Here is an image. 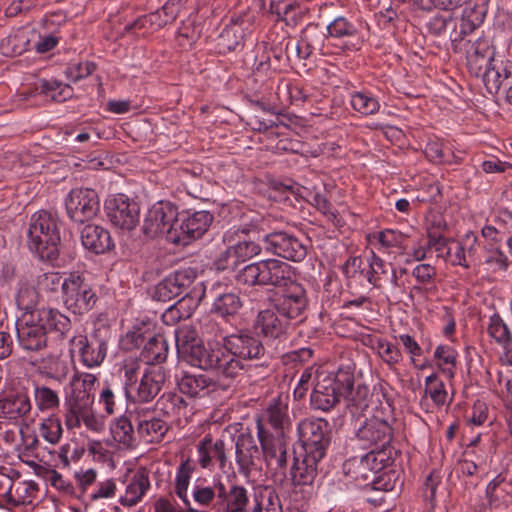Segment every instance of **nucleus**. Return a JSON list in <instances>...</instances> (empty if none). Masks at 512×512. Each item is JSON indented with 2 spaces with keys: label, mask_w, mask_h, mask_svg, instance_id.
Listing matches in <instances>:
<instances>
[{
  "label": "nucleus",
  "mask_w": 512,
  "mask_h": 512,
  "mask_svg": "<svg viewBox=\"0 0 512 512\" xmlns=\"http://www.w3.org/2000/svg\"><path fill=\"white\" fill-rule=\"evenodd\" d=\"M176 347L186 362L202 370H214L226 378H235L245 365L229 356L222 347H206L186 330H175Z\"/></svg>",
  "instance_id": "obj_1"
},
{
  "label": "nucleus",
  "mask_w": 512,
  "mask_h": 512,
  "mask_svg": "<svg viewBox=\"0 0 512 512\" xmlns=\"http://www.w3.org/2000/svg\"><path fill=\"white\" fill-rule=\"evenodd\" d=\"M96 377L91 373H75L66 392V427L78 428L83 423L94 432L103 430V421L92 409Z\"/></svg>",
  "instance_id": "obj_2"
},
{
  "label": "nucleus",
  "mask_w": 512,
  "mask_h": 512,
  "mask_svg": "<svg viewBox=\"0 0 512 512\" xmlns=\"http://www.w3.org/2000/svg\"><path fill=\"white\" fill-rule=\"evenodd\" d=\"M253 231L254 228L251 225L242 224L232 226L223 233L222 242L225 249L214 261L216 270H235L240 264L261 253V245L250 237Z\"/></svg>",
  "instance_id": "obj_3"
},
{
  "label": "nucleus",
  "mask_w": 512,
  "mask_h": 512,
  "mask_svg": "<svg viewBox=\"0 0 512 512\" xmlns=\"http://www.w3.org/2000/svg\"><path fill=\"white\" fill-rule=\"evenodd\" d=\"M390 420H392L391 415L381 416L378 413L362 420L357 419L350 444L353 448L391 452V458L395 459L397 450L391 446L394 430Z\"/></svg>",
  "instance_id": "obj_4"
},
{
  "label": "nucleus",
  "mask_w": 512,
  "mask_h": 512,
  "mask_svg": "<svg viewBox=\"0 0 512 512\" xmlns=\"http://www.w3.org/2000/svg\"><path fill=\"white\" fill-rule=\"evenodd\" d=\"M354 370V365L347 364L332 373H319L311 394V406L322 411L332 409L354 384Z\"/></svg>",
  "instance_id": "obj_5"
},
{
  "label": "nucleus",
  "mask_w": 512,
  "mask_h": 512,
  "mask_svg": "<svg viewBox=\"0 0 512 512\" xmlns=\"http://www.w3.org/2000/svg\"><path fill=\"white\" fill-rule=\"evenodd\" d=\"M292 277V267L274 258L247 264L235 275L239 284L248 287H284L293 280Z\"/></svg>",
  "instance_id": "obj_6"
},
{
  "label": "nucleus",
  "mask_w": 512,
  "mask_h": 512,
  "mask_svg": "<svg viewBox=\"0 0 512 512\" xmlns=\"http://www.w3.org/2000/svg\"><path fill=\"white\" fill-rule=\"evenodd\" d=\"M60 232L56 217L47 211H39L32 215L28 230L30 250L41 258L53 261L60 252Z\"/></svg>",
  "instance_id": "obj_7"
},
{
  "label": "nucleus",
  "mask_w": 512,
  "mask_h": 512,
  "mask_svg": "<svg viewBox=\"0 0 512 512\" xmlns=\"http://www.w3.org/2000/svg\"><path fill=\"white\" fill-rule=\"evenodd\" d=\"M394 460L391 452L368 451L360 457L353 456L345 460L342 470L346 477L358 485L367 486L375 475L389 468Z\"/></svg>",
  "instance_id": "obj_8"
},
{
  "label": "nucleus",
  "mask_w": 512,
  "mask_h": 512,
  "mask_svg": "<svg viewBox=\"0 0 512 512\" xmlns=\"http://www.w3.org/2000/svg\"><path fill=\"white\" fill-rule=\"evenodd\" d=\"M127 381L123 388L127 399L139 403L152 401L161 391L165 381V373L161 366H148L145 368L138 384L132 385L134 369H126Z\"/></svg>",
  "instance_id": "obj_9"
},
{
  "label": "nucleus",
  "mask_w": 512,
  "mask_h": 512,
  "mask_svg": "<svg viewBox=\"0 0 512 512\" xmlns=\"http://www.w3.org/2000/svg\"><path fill=\"white\" fill-rule=\"evenodd\" d=\"M177 221V207L169 201H159L145 215L142 231L149 238L165 236L171 242V233L177 232Z\"/></svg>",
  "instance_id": "obj_10"
},
{
  "label": "nucleus",
  "mask_w": 512,
  "mask_h": 512,
  "mask_svg": "<svg viewBox=\"0 0 512 512\" xmlns=\"http://www.w3.org/2000/svg\"><path fill=\"white\" fill-rule=\"evenodd\" d=\"M213 220V214L207 210L189 209L178 212L177 232L171 233V243L185 246L201 238L208 231Z\"/></svg>",
  "instance_id": "obj_11"
},
{
  "label": "nucleus",
  "mask_w": 512,
  "mask_h": 512,
  "mask_svg": "<svg viewBox=\"0 0 512 512\" xmlns=\"http://www.w3.org/2000/svg\"><path fill=\"white\" fill-rule=\"evenodd\" d=\"M98 297L84 271H74L66 278V309L84 314L96 304Z\"/></svg>",
  "instance_id": "obj_12"
},
{
  "label": "nucleus",
  "mask_w": 512,
  "mask_h": 512,
  "mask_svg": "<svg viewBox=\"0 0 512 512\" xmlns=\"http://www.w3.org/2000/svg\"><path fill=\"white\" fill-rule=\"evenodd\" d=\"M266 252L293 262H301L308 251V240L287 231H273L263 239Z\"/></svg>",
  "instance_id": "obj_13"
},
{
  "label": "nucleus",
  "mask_w": 512,
  "mask_h": 512,
  "mask_svg": "<svg viewBox=\"0 0 512 512\" xmlns=\"http://www.w3.org/2000/svg\"><path fill=\"white\" fill-rule=\"evenodd\" d=\"M301 450L324 457L331 441V428L323 418H306L299 422Z\"/></svg>",
  "instance_id": "obj_14"
},
{
  "label": "nucleus",
  "mask_w": 512,
  "mask_h": 512,
  "mask_svg": "<svg viewBox=\"0 0 512 512\" xmlns=\"http://www.w3.org/2000/svg\"><path fill=\"white\" fill-rule=\"evenodd\" d=\"M223 348L229 356L240 360H261L266 355L262 341L249 329H240L222 339Z\"/></svg>",
  "instance_id": "obj_15"
},
{
  "label": "nucleus",
  "mask_w": 512,
  "mask_h": 512,
  "mask_svg": "<svg viewBox=\"0 0 512 512\" xmlns=\"http://www.w3.org/2000/svg\"><path fill=\"white\" fill-rule=\"evenodd\" d=\"M284 287L283 292L274 300V309L289 323L291 320L302 319L308 307L305 288L293 280Z\"/></svg>",
  "instance_id": "obj_16"
},
{
  "label": "nucleus",
  "mask_w": 512,
  "mask_h": 512,
  "mask_svg": "<svg viewBox=\"0 0 512 512\" xmlns=\"http://www.w3.org/2000/svg\"><path fill=\"white\" fill-rule=\"evenodd\" d=\"M105 212L111 224L121 229L132 230L139 222V205L124 194L110 196Z\"/></svg>",
  "instance_id": "obj_17"
},
{
  "label": "nucleus",
  "mask_w": 512,
  "mask_h": 512,
  "mask_svg": "<svg viewBox=\"0 0 512 512\" xmlns=\"http://www.w3.org/2000/svg\"><path fill=\"white\" fill-rule=\"evenodd\" d=\"M325 35L317 29V26H308L299 41H293L290 37H284L280 45L284 47L287 62L306 60L316 50H322Z\"/></svg>",
  "instance_id": "obj_18"
},
{
  "label": "nucleus",
  "mask_w": 512,
  "mask_h": 512,
  "mask_svg": "<svg viewBox=\"0 0 512 512\" xmlns=\"http://www.w3.org/2000/svg\"><path fill=\"white\" fill-rule=\"evenodd\" d=\"M290 425L288 405L280 398L273 399L262 417L257 420L258 439H260V428H263L267 436L287 438L286 434L290 430Z\"/></svg>",
  "instance_id": "obj_19"
},
{
  "label": "nucleus",
  "mask_w": 512,
  "mask_h": 512,
  "mask_svg": "<svg viewBox=\"0 0 512 512\" xmlns=\"http://www.w3.org/2000/svg\"><path fill=\"white\" fill-rule=\"evenodd\" d=\"M20 345L29 351L40 350L46 344V328L40 313H23L16 321Z\"/></svg>",
  "instance_id": "obj_20"
},
{
  "label": "nucleus",
  "mask_w": 512,
  "mask_h": 512,
  "mask_svg": "<svg viewBox=\"0 0 512 512\" xmlns=\"http://www.w3.org/2000/svg\"><path fill=\"white\" fill-rule=\"evenodd\" d=\"M196 278L197 272L194 268L177 270L154 287L152 298L160 302L171 301L189 289Z\"/></svg>",
  "instance_id": "obj_21"
},
{
  "label": "nucleus",
  "mask_w": 512,
  "mask_h": 512,
  "mask_svg": "<svg viewBox=\"0 0 512 512\" xmlns=\"http://www.w3.org/2000/svg\"><path fill=\"white\" fill-rule=\"evenodd\" d=\"M216 487L218 488V501L215 502L214 508L218 512H248L250 495L245 486L237 482H229L228 485H225L218 480Z\"/></svg>",
  "instance_id": "obj_22"
},
{
  "label": "nucleus",
  "mask_w": 512,
  "mask_h": 512,
  "mask_svg": "<svg viewBox=\"0 0 512 512\" xmlns=\"http://www.w3.org/2000/svg\"><path fill=\"white\" fill-rule=\"evenodd\" d=\"M232 446L227 447L222 439L213 440L206 435L197 445L198 463L201 468L213 471L217 465L221 471H226L228 465V452Z\"/></svg>",
  "instance_id": "obj_23"
},
{
  "label": "nucleus",
  "mask_w": 512,
  "mask_h": 512,
  "mask_svg": "<svg viewBox=\"0 0 512 512\" xmlns=\"http://www.w3.org/2000/svg\"><path fill=\"white\" fill-rule=\"evenodd\" d=\"M98 201L90 189H74L66 198V213L72 221L83 224L96 215Z\"/></svg>",
  "instance_id": "obj_24"
},
{
  "label": "nucleus",
  "mask_w": 512,
  "mask_h": 512,
  "mask_svg": "<svg viewBox=\"0 0 512 512\" xmlns=\"http://www.w3.org/2000/svg\"><path fill=\"white\" fill-rule=\"evenodd\" d=\"M322 456L301 450L294 452L289 479L294 486H311L318 474V464Z\"/></svg>",
  "instance_id": "obj_25"
},
{
  "label": "nucleus",
  "mask_w": 512,
  "mask_h": 512,
  "mask_svg": "<svg viewBox=\"0 0 512 512\" xmlns=\"http://www.w3.org/2000/svg\"><path fill=\"white\" fill-rule=\"evenodd\" d=\"M259 442L267 466L285 475L288 465V438L267 436L263 428H260Z\"/></svg>",
  "instance_id": "obj_26"
},
{
  "label": "nucleus",
  "mask_w": 512,
  "mask_h": 512,
  "mask_svg": "<svg viewBox=\"0 0 512 512\" xmlns=\"http://www.w3.org/2000/svg\"><path fill=\"white\" fill-rule=\"evenodd\" d=\"M465 51L467 68L476 77H479L483 73V69L495 60L494 47L488 37H479L474 41L469 40Z\"/></svg>",
  "instance_id": "obj_27"
},
{
  "label": "nucleus",
  "mask_w": 512,
  "mask_h": 512,
  "mask_svg": "<svg viewBox=\"0 0 512 512\" xmlns=\"http://www.w3.org/2000/svg\"><path fill=\"white\" fill-rule=\"evenodd\" d=\"M134 420L137 424V434L145 443L161 442L169 430L165 420L144 409L135 410Z\"/></svg>",
  "instance_id": "obj_28"
},
{
  "label": "nucleus",
  "mask_w": 512,
  "mask_h": 512,
  "mask_svg": "<svg viewBox=\"0 0 512 512\" xmlns=\"http://www.w3.org/2000/svg\"><path fill=\"white\" fill-rule=\"evenodd\" d=\"M289 325V322L282 318L275 309L260 310L253 321L254 330L269 340L284 339Z\"/></svg>",
  "instance_id": "obj_29"
},
{
  "label": "nucleus",
  "mask_w": 512,
  "mask_h": 512,
  "mask_svg": "<svg viewBox=\"0 0 512 512\" xmlns=\"http://www.w3.org/2000/svg\"><path fill=\"white\" fill-rule=\"evenodd\" d=\"M512 266V260L498 246H485L480 269L485 277L492 281H498L505 278Z\"/></svg>",
  "instance_id": "obj_30"
},
{
  "label": "nucleus",
  "mask_w": 512,
  "mask_h": 512,
  "mask_svg": "<svg viewBox=\"0 0 512 512\" xmlns=\"http://www.w3.org/2000/svg\"><path fill=\"white\" fill-rule=\"evenodd\" d=\"M177 386L182 394L190 398H205L218 390V382L202 373L183 372L177 380Z\"/></svg>",
  "instance_id": "obj_31"
},
{
  "label": "nucleus",
  "mask_w": 512,
  "mask_h": 512,
  "mask_svg": "<svg viewBox=\"0 0 512 512\" xmlns=\"http://www.w3.org/2000/svg\"><path fill=\"white\" fill-rule=\"evenodd\" d=\"M80 239L82 246L94 254L106 253L114 247L109 231L95 224H86L80 230Z\"/></svg>",
  "instance_id": "obj_32"
},
{
  "label": "nucleus",
  "mask_w": 512,
  "mask_h": 512,
  "mask_svg": "<svg viewBox=\"0 0 512 512\" xmlns=\"http://www.w3.org/2000/svg\"><path fill=\"white\" fill-rule=\"evenodd\" d=\"M236 463L242 474H248L255 460L260 457V450L251 433H240L235 443Z\"/></svg>",
  "instance_id": "obj_33"
},
{
  "label": "nucleus",
  "mask_w": 512,
  "mask_h": 512,
  "mask_svg": "<svg viewBox=\"0 0 512 512\" xmlns=\"http://www.w3.org/2000/svg\"><path fill=\"white\" fill-rule=\"evenodd\" d=\"M479 77H482L487 91L496 94L501 86L506 87L508 79L512 77V64L495 59L483 69Z\"/></svg>",
  "instance_id": "obj_34"
},
{
  "label": "nucleus",
  "mask_w": 512,
  "mask_h": 512,
  "mask_svg": "<svg viewBox=\"0 0 512 512\" xmlns=\"http://www.w3.org/2000/svg\"><path fill=\"white\" fill-rule=\"evenodd\" d=\"M488 335L501 346L502 360L509 365L512 358V333L498 313H493L488 320L487 324Z\"/></svg>",
  "instance_id": "obj_35"
},
{
  "label": "nucleus",
  "mask_w": 512,
  "mask_h": 512,
  "mask_svg": "<svg viewBox=\"0 0 512 512\" xmlns=\"http://www.w3.org/2000/svg\"><path fill=\"white\" fill-rule=\"evenodd\" d=\"M243 305L238 292L224 291L215 295L211 311L222 319L231 321L239 315Z\"/></svg>",
  "instance_id": "obj_36"
},
{
  "label": "nucleus",
  "mask_w": 512,
  "mask_h": 512,
  "mask_svg": "<svg viewBox=\"0 0 512 512\" xmlns=\"http://www.w3.org/2000/svg\"><path fill=\"white\" fill-rule=\"evenodd\" d=\"M155 410L159 411L167 418L178 421L182 417L187 419L191 412L188 402L182 397V395L174 392L162 394L156 401Z\"/></svg>",
  "instance_id": "obj_37"
},
{
  "label": "nucleus",
  "mask_w": 512,
  "mask_h": 512,
  "mask_svg": "<svg viewBox=\"0 0 512 512\" xmlns=\"http://www.w3.org/2000/svg\"><path fill=\"white\" fill-rule=\"evenodd\" d=\"M167 354L168 344L165 337L161 334L151 335L149 333L140 353L141 360L150 366H155L156 363L164 362Z\"/></svg>",
  "instance_id": "obj_38"
},
{
  "label": "nucleus",
  "mask_w": 512,
  "mask_h": 512,
  "mask_svg": "<svg viewBox=\"0 0 512 512\" xmlns=\"http://www.w3.org/2000/svg\"><path fill=\"white\" fill-rule=\"evenodd\" d=\"M150 488L148 474L142 470L137 471L126 487L125 494L120 498V503L126 507H132L141 501L144 494Z\"/></svg>",
  "instance_id": "obj_39"
},
{
  "label": "nucleus",
  "mask_w": 512,
  "mask_h": 512,
  "mask_svg": "<svg viewBox=\"0 0 512 512\" xmlns=\"http://www.w3.org/2000/svg\"><path fill=\"white\" fill-rule=\"evenodd\" d=\"M205 292L204 282L195 280L190 288L183 293V297L176 302L178 309L182 310V316L189 318L193 314L203 300Z\"/></svg>",
  "instance_id": "obj_40"
},
{
  "label": "nucleus",
  "mask_w": 512,
  "mask_h": 512,
  "mask_svg": "<svg viewBox=\"0 0 512 512\" xmlns=\"http://www.w3.org/2000/svg\"><path fill=\"white\" fill-rule=\"evenodd\" d=\"M350 105L352 109L363 115H375L380 110V102L370 91H353L350 94Z\"/></svg>",
  "instance_id": "obj_41"
},
{
  "label": "nucleus",
  "mask_w": 512,
  "mask_h": 512,
  "mask_svg": "<svg viewBox=\"0 0 512 512\" xmlns=\"http://www.w3.org/2000/svg\"><path fill=\"white\" fill-rule=\"evenodd\" d=\"M342 398L346 399L347 407L354 415L365 411L369 407L371 394L367 385L361 383L354 388L353 384Z\"/></svg>",
  "instance_id": "obj_42"
},
{
  "label": "nucleus",
  "mask_w": 512,
  "mask_h": 512,
  "mask_svg": "<svg viewBox=\"0 0 512 512\" xmlns=\"http://www.w3.org/2000/svg\"><path fill=\"white\" fill-rule=\"evenodd\" d=\"M113 439L124 447L136 445V436L130 419L126 416L117 418L110 428Z\"/></svg>",
  "instance_id": "obj_43"
},
{
  "label": "nucleus",
  "mask_w": 512,
  "mask_h": 512,
  "mask_svg": "<svg viewBox=\"0 0 512 512\" xmlns=\"http://www.w3.org/2000/svg\"><path fill=\"white\" fill-rule=\"evenodd\" d=\"M245 29L239 21L231 22L226 25L219 35L218 45L223 51H234L245 38Z\"/></svg>",
  "instance_id": "obj_44"
},
{
  "label": "nucleus",
  "mask_w": 512,
  "mask_h": 512,
  "mask_svg": "<svg viewBox=\"0 0 512 512\" xmlns=\"http://www.w3.org/2000/svg\"><path fill=\"white\" fill-rule=\"evenodd\" d=\"M425 396H429L437 407L448 405L451 400L448 398V392L444 382L436 373H432L425 378Z\"/></svg>",
  "instance_id": "obj_45"
},
{
  "label": "nucleus",
  "mask_w": 512,
  "mask_h": 512,
  "mask_svg": "<svg viewBox=\"0 0 512 512\" xmlns=\"http://www.w3.org/2000/svg\"><path fill=\"white\" fill-rule=\"evenodd\" d=\"M374 349L377 355L390 369L395 368L403 360V355L399 347L384 338H377L375 340Z\"/></svg>",
  "instance_id": "obj_46"
},
{
  "label": "nucleus",
  "mask_w": 512,
  "mask_h": 512,
  "mask_svg": "<svg viewBox=\"0 0 512 512\" xmlns=\"http://www.w3.org/2000/svg\"><path fill=\"white\" fill-rule=\"evenodd\" d=\"M191 473L192 467L188 461L180 464L175 477V493L182 500L189 512H195L196 510L191 507V503L188 498V487Z\"/></svg>",
  "instance_id": "obj_47"
},
{
  "label": "nucleus",
  "mask_w": 512,
  "mask_h": 512,
  "mask_svg": "<svg viewBox=\"0 0 512 512\" xmlns=\"http://www.w3.org/2000/svg\"><path fill=\"white\" fill-rule=\"evenodd\" d=\"M15 300L23 313H39L35 310L38 303V291L34 285L27 282L20 283Z\"/></svg>",
  "instance_id": "obj_48"
},
{
  "label": "nucleus",
  "mask_w": 512,
  "mask_h": 512,
  "mask_svg": "<svg viewBox=\"0 0 512 512\" xmlns=\"http://www.w3.org/2000/svg\"><path fill=\"white\" fill-rule=\"evenodd\" d=\"M434 358L439 369L448 377L454 376V369L457 363V352L449 345H439L434 351Z\"/></svg>",
  "instance_id": "obj_49"
},
{
  "label": "nucleus",
  "mask_w": 512,
  "mask_h": 512,
  "mask_svg": "<svg viewBox=\"0 0 512 512\" xmlns=\"http://www.w3.org/2000/svg\"><path fill=\"white\" fill-rule=\"evenodd\" d=\"M2 407L10 419H16L30 412L31 403L27 395L19 394L5 399Z\"/></svg>",
  "instance_id": "obj_50"
},
{
  "label": "nucleus",
  "mask_w": 512,
  "mask_h": 512,
  "mask_svg": "<svg viewBox=\"0 0 512 512\" xmlns=\"http://www.w3.org/2000/svg\"><path fill=\"white\" fill-rule=\"evenodd\" d=\"M327 32L329 36L334 38L349 37L359 39L358 27L342 16L335 18L327 26Z\"/></svg>",
  "instance_id": "obj_51"
},
{
  "label": "nucleus",
  "mask_w": 512,
  "mask_h": 512,
  "mask_svg": "<svg viewBox=\"0 0 512 512\" xmlns=\"http://www.w3.org/2000/svg\"><path fill=\"white\" fill-rule=\"evenodd\" d=\"M149 332L143 326H135L127 331L119 341L120 348L125 351H132L138 349L145 343L148 338Z\"/></svg>",
  "instance_id": "obj_52"
},
{
  "label": "nucleus",
  "mask_w": 512,
  "mask_h": 512,
  "mask_svg": "<svg viewBox=\"0 0 512 512\" xmlns=\"http://www.w3.org/2000/svg\"><path fill=\"white\" fill-rule=\"evenodd\" d=\"M299 10V5L290 0L272 1L270 3V12L278 17V20L284 21L288 26H295L298 23V18H293L287 15L290 12Z\"/></svg>",
  "instance_id": "obj_53"
},
{
  "label": "nucleus",
  "mask_w": 512,
  "mask_h": 512,
  "mask_svg": "<svg viewBox=\"0 0 512 512\" xmlns=\"http://www.w3.org/2000/svg\"><path fill=\"white\" fill-rule=\"evenodd\" d=\"M107 344L104 341H91L89 348L84 353L82 364L87 368L99 366L106 357Z\"/></svg>",
  "instance_id": "obj_54"
},
{
  "label": "nucleus",
  "mask_w": 512,
  "mask_h": 512,
  "mask_svg": "<svg viewBox=\"0 0 512 512\" xmlns=\"http://www.w3.org/2000/svg\"><path fill=\"white\" fill-rule=\"evenodd\" d=\"M41 436L49 443L56 444L62 436V425L59 417L51 416L45 419L40 427Z\"/></svg>",
  "instance_id": "obj_55"
},
{
  "label": "nucleus",
  "mask_w": 512,
  "mask_h": 512,
  "mask_svg": "<svg viewBox=\"0 0 512 512\" xmlns=\"http://www.w3.org/2000/svg\"><path fill=\"white\" fill-rule=\"evenodd\" d=\"M121 394L119 386L105 383L99 394V404L103 406L107 414L111 415L115 412L116 401Z\"/></svg>",
  "instance_id": "obj_56"
},
{
  "label": "nucleus",
  "mask_w": 512,
  "mask_h": 512,
  "mask_svg": "<svg viewBox=\"0 0 512 512\" xmlns=\"http://www.w3.org/2000/svg\"><path fill=\"white\" fill-rule=\"evenodd\" d=\"M90 143V134L87 131L76 133L74 130L66 129V149L76 153L86 151Z\"/></svg>",
  "instance_id": "obj_57"
},
{
  "label": "nucleus",
  "mask_w": 512,
  "mask_h": 512,
  "mask_svg": "<svg viewBox=\"0 0 512 512\" xmlns=\"http://www.w3.org/2000/svg\"><path fill=\"white\" fill-rule=\"evenodd\" d=\"M376 238L382 248L388 250L392 248H402L406 240V236L392 229H385L377 233Z\"/></svg>",
  "instance_id": "obj_58"
},
{
  "label": "nucleus",
  "mask_w": 512,
  "mask_h": 512,
  "mask_svg": "<svg viewBox=\"0 0 512 512\" xmlns=\"http://www.w3.org/2000/svg\"><path fill=\"white\" fill-rule=\"evenodd\" d=\"M192 496L198 505L203 507L210 506L215 499L218 501V488L216 487V483L214 487L198 484L194 485Z\"/></svg>",
  "instance_id": "obj_59"
},
{
  "label": "nucleus",
  "mask_w": 512,
  "mask_h": 512,
  "mask_svg": "<svg viewBox=\"0 0 512 512\" xmlns=\"http://www.w3.org/2000/svg\"><path fill=\"white\" fill-rule=\"evenodd\" d=\"M35 401L41 410L52 409L59 404V397L48 387L35 388Z\"/></svg>",
  "instance_id": "obj_60"
},
{
  "label": "nucleus",
  "mask_w": 512,
  "mask_h": 512,
  "mask_svg": "<svg viewBox=\"0 0 512 512\" xmlns=\"http://www.w3.org/2000/svg\"><path fill=\"white\" fill-rule=\"evenodd\" d=\"M363 261L360 257H349L342 266V272L348 281V286L352 285V282L358 281L364 274L362 268Z\"/></svg>",
  "instance_id": "obj_61"
},
{
  "label": "nucleus",
  "mask_w": 512,
  "mask_h": 512,
  "mask_svg": "<svg viewBox=\"0 0 512 512\" xmlns=\"http://www.w3.org/2000/svg\"><path fill=\"white\" fill-rule=\"evenodd\" d=\"M411 275L421 285L433 284L437 275L436 268L430 264L421 263L416 265Z\"/></svg>",
  "instance_id": "obj_62"
},
{
  "label": "nucleus",
  "mask_w": 512,
  "mask_h": 512,
  "mask_svg": "<svg viewBox=\"0 0 512 512\" xmlns=\"http://www.w3.org/2000/svg\"><path fill=\"white\" fill-rule=\"evenodd\" d=\"M505 478L499 474L493 478L486 487V498L490 506H498L503 497L504 490L501 488Z\"/></svg>",
  "instance_id": "obj_63"
},
{
  "label": "nucleus",
  "mask_w": 512,
  "mask_h": 512,
  "mask_svg": "<svg viewBox=\"0 0 512 512\" xmlns=\"http://www.w3.org/2000/svg\"><path fill=\"white\" fill-rule=\"evenodd\" d=\"M251 512H283L280 499L277 495L270 493L267 498V504L262 499L254 497Z\"/></svg>",
  "instance_id": "obj_64"
}]
</instances>
